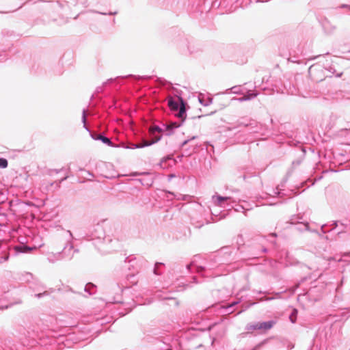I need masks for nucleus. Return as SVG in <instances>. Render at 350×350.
Here are the masks:
<instances>
[{"label": "nucleus", "mask_w": 350, "mask_h": 350, "mask_svg": "<svg viewBox=\"0 0 350 350\" xmlns=\"http://www.w3.org/2000/svg\"><path fill=\"white\" fill-rule=\"evenodd\" d=\"M275 324V321H270L267 322H257L254 323L247 324L245 327V329L248 333H252L255 330H260L262 332H265L269 330L273 327V326Z\"/></svg>", "instance_id": "1"}, {"label": "nucleus", "mask_w": 350, "mask_h": 350, "mask_svg": "<svg viewBox=\"0 0 350 350\" xmlns=\"http://www.w3.org/2000/svg\"><path fill=\"white\" fill-rule=\"evenodd\" d=\"M179 100L180 101V106L179 108V112L178 114V116L180 118H183V116L185 114V103L181 98H179Z\"/></svg>", "instance_id": "2"}, {"label": "nucleus", "mask_w": 350, "mask_h": 350, "mask_svg": "<svg viewBox=\"0 0 350 350\" xmlns=\"http://www.w3.org/2000/svg\"><path fill=\"white\" fill-rule=\"evenodd\" d=\"M168 106L170 107V109L173 111L178 110L179 105L178 103L176 101H174L172 98H170L168 100Z\"/></svg>", "instance_id": "3"}, {"label": "nucleus", "mask_w": 350, "mask_h": 350, "mask_svg": "<svg viewBox=\"0 0 350 350\" xmlns=\"http://www.w3.org/2000/svg\"><path fill=\"white\" fill-rule=\"evenodd\" d=\"M98 139H100L103 142L107 144L108 145L111 144L110 139L106 137L99 135Z\"/></svg>", "instance_id": "4"}, {"label": "nucleus", "mask_w": 350, "mask_h": 350, "mask_svg": "<svg viewBox=\"0 0 350 350\" xmlns=\"http://www.w3.org/2000/svg\"><path fill=\"white\" fill-rule=\"evenodd\" d=\"M8 166V161L5 159H0V167L5 168Z\"/></svg>", "instance_id": "5"}, {"label": "nucleus", "mask_w": 350, "mask_h": 350, "mask_svg": "<svg viewBox=\"0 0 350 350\" xmlns=\"http://www.w3.org/2000/svg\"><path fill=\"white\" fill-rule=\"evenodd\" d=\"M297 318V310H294L293 312L290 316V319L292 323H295Z\"/></svg>", "instance_id": "6"}, {"label": "nucleus", "mask_w": 350, "mask_h": 350, "mask_svg": "<svg viewBox=\"0 0 350 350\" xmlns=\"http://www.w3.org/2000/svg\"><path fill=\"white\" fill-rule=\"evenodd\" d=\"M31 250V249L28 247L23 246V247H21L20 251L23 252H29Z\"/></svg>", "instance_id": "7"}, {"label": "nucleus", "mask_w": 350, "mask_h": 350, "mask_svg": "<svg viewBox=\"0 0 350 350\" xmlns=\"http://www.w3.org/2000/svg\"><path fill=\"white\" fill-rule=\"evenodd\" d=\"M216 198L219 202L224 201L228 199V198H223L221 196H217Z\"/></svg>", "instance_id": "8"}, {"label": "nucleus", "mask_w": 350, "mask_h": 350, "mask_svg": "<svg viewBox=\"0 0 350 350\" xmlns=\"http://www.w3.org/2000/svg\"><path fill=\"white\" fill-rule=\"evenodd\" d=\"M155 131H160V129L158 126H154L151 129V131L154 132Z\"/></svg>", "instance_id": "9"}, {"label": "nucleus", "mask_w": 350, "mask_h": 350, "mask_svg": "<svg viewBox=\"0 0 350 350\" xmlns=\"http://www.w3.org/2000/svg\"><path fill=\"white\" fill-rule=\"evenodd\" d=\"M83 122L85 123V114L83 115Z\"/></svg>", "instance_id": "10"}, {"label": "nucleus", "mask_w": 350, "mask_h": 350, "mask_svg": "<svg viewBox=\"0 0 350 350\" xmlns=\"http://www.w3.org/2000/svg\"><path fill=\"white\" fill-rule=\"evenodd\" d=\"M313 66H310V68H309V71L311 72Z\"/></svg>", "instance_id": "11"}]
</instances>
